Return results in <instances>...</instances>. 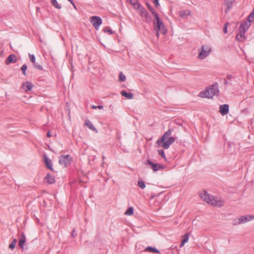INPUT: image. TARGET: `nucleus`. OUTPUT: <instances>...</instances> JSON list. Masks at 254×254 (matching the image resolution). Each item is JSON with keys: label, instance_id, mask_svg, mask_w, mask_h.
Wrapping results in <instances>:
<instances>
[{"label": "nucleus", "instance_id": "nucleus-1", "mask_svg": "<svg viewBox=\"0 0 254 254\" xmlns=\"http://www.w3.org/2000/svg\"><path fill=\"white\" fill-rule=\"evenodd\" d=\"M172 132V131L171 129H168V130L162 135L161 139L157 140L156 141L157 144L165 149L169 148L170 146L175 141V138L171 136Z\"/></svg>", "mask_w": 254, "mask_h": 254}, {"label": "nucleus", "instance_id": "nucleus-2", "mask_svg": "<svg viewBox=\"0 0 254 254\" xmlns=\"http://www.w3.org/2000/svg\"><path fill=\"white\" fill-rule=\"evenodd\" d=\"M199 196L204 201L213 206L221 207L224 204V202L222 199H218L216 197L210 195L205 190L200 192Z\"/></svg>", "mask_w": 254, "mask_h": 254}, {"label": "nucleus", "instance_id": "nucleus-3", "mask_svg": "<svg viewBox=\"0 0 254 254\" xmlns=\"http://www.w3.org/2000/svg\"><path fill=\"white\" fill-rule=\"evenodd\" d=\"M154 26V30L156 31V35L159 37V33L162 34H165L167 33V30L165 29L164 24L160 20L158 14H155V19L153 21Z\"/></svg>", "mask_w": 254, "mask_h": 254}, {"label": "nucleus", "instance_id": "nucleus-4", "mask_svg": "<svg viewBox=\"0 0 254 254\" xmlns=\"http://www.w3.org/2000/svg\"><path fill=\"white\" fill-rule=\"evenodd\" d=\"M219 92L218 85L214 84L207 88L205 91L201 92L199 96L202 98L207 97L208 98H212L213 96L218 94Z\"/></svg>", "mask_w": 254, "mask_h": 254}, {"label": "nucleus", "instance_id": "nucleus-5", "mask_svg": "<svg viewBox=\"0 0 254 254\" xmlns=\"http://www.w3.org/2000/svg\"><path fill=\"white\" fill-rule=\"evenodd\" d=\"M211 48L207 45H202L198 51L197 58L199 60H203L209 56L211 53Z\"/></svg>", "mask_w": 254, "mask_h": 254}, {"label": "nucleus", "instance_id": "nucleus-6", "mask_svg": "<svg viewBox=\"0 0 254 254\" xmlns=\"http://www.w3.org/2000/svg\"><path fill=\"white\" fill-rule=\"evenodd\" d=\"M250 26V24H248L245 23L244 24H241L239 28V33L236 36V39L238 41H243L245 39V32Z\"/></svg>", "mask_w": 254, "mask_h": 254}, {"label": "nucleus", "instance_id": "nucleus-7", "mask_svg": "<svg viewBox=\"0 0 254 254\" xmlns=\"http://www.w3.org/2000/svg\"><path fill=\"white\" fill-rule=\"evenodd\" d=\"M90 21L96 30L99 29V26L102 23L101 18L97 16H91L90 17Z\"/></svg>", "mask_w": 254, "mask_h": 254}, {"label": "nucleus", "instance_id": "nucleus-8", "mask_svg": "<svg viewBox=\"0 0 254 254\" xmlns=\"http://www.w3.org/2000/svg\"><path fill=\"white\" fill-rule=\"evenodd\" d=\"M70 157L69 155H63L60 156L59 158V164L64 167H66L70 163Z\"/></svg>", "mask_w": 254, "mask_h": 254}, {"label": "nucleus", "instance_id": "nucleus-9", "mask_svg": "<svg viewBox=\"0 0 254 254\" xmlns=\"http://www.w3.org/2000/svg\"><path fill=\"white\" fill-rule=\"evenodd\" d=\"M146 164H148L151 166V168L152 170L154 171H157L160 169H163V167L162 165L158 163H154L151 161H150L149 159H147L146 161Z\"/></svg>", "mask_w": 254, "mask_h": 254}, {"label": "nucleus", "instance_id": "nucleus-10", "mask_svg": "<svg viewBox=\"0 0 254 254\" xmlns=\"http://www.w3.org/2000/svg\"><path fill=\"white\" fill-rule=\"evenodd\" d=\"M219 112L222 116L228 114L229 113V105L228 104L220 105L219 107Z\"/></svg>", "mask_w": 254, "mask_h": 254}, {"label": "nucleus", "instance_id": "nucleus-11", "mask_svg": "<svg viewBox=\"0 0 254 254\" xmlns=\"http://www.w3.org/2000/svg\"><path fill=\"white\" fill-rule=\"evenodd\" d=\"M33 85V84L29 81H26L22 84V88L26 92L30 91L32 89Z\"/></svg>", "mask_w": 254, "mask_h": 254}, {"label": "nucleus", "instance_id": "nucleus-12", "mask_svg": "<svg viewBox=\"0 0 254 254\" xmlns=\"http://www.w3.org/2000/svg\"><path fill=\"white\" fill-rule=\"evenodd\" d=\"M242 224L245 223L254 219V216L251 215L242 216L240 217Z\"/></svg>", "mask_w": 254, "mask_h": 254}, {"label": "nucleus", "instance_id": "nucleus-13", "mask_svg": "<svg viewBox=\"0 0 254 254\" xmlns=\"http://www.w3.org/2000/svg\"><path fill=\"white\" fill-rule=\"evenodd\" d=\"M29 57L30 61L34 64V66L37 69L42 70L43 68L42 66L41 65H40V64H35L36 59H35V56L33 55H31V54H29Z\"/></svg>", "mask_w": 254, "mask_h": 254}, {"label": "nucleus", "instance_id": "nucleus-14", "mask_svg": "<svg viewBox=\"0 0 254 254\" xmlns=\"http://www.w3.org/2000/svg\"><path fill=\"white\" fill-rule=\"evenodd\" d=\"M17 61V59L14 55H10L9 56L5 61L6 64H9L10 63H14Z\"/></svg>", "mask_w": 254, "mask_h": 254}, {"label": "nucleus", "instance_id": "nucleus-15", "mask_svg": "<svg viewBox=\"0 0 254 254\" xmlns=\"http://www.w3.org/2000/svg\"><path fill=\"white\" fill-rule=\"evenodd\" d=\"M235 0H225L224 4L226 6L225 12L227 13L229 9L232 7L233 3Z\"/></svg>", "mask_w": 254, "mask_h": 254}, {"label": "nucleus", "instance_id": "nucleus-16", "mask_svg": "<svg viewBox=\"0 0 254 254\" xmlns=\"http://www.w3.org/2000/svg\"><path fill=\"white\" fill-rule=\"evenodd\" d=\"M121 94L127 99H132L133 98V94L132 93H127L124 90L122 91Z\"/></svg>", "mask_w": 254, "mask_h": 254}, {"label": "nucleus", "instance_id": "nucleus-17", "mask_svg": "<svg viewBox=\"0 0 254 254\" xmlns=\"http://www.w3.org/2000/svg\"><path fill=\"white\" fill-rule=\"evenodd\" d=\"M190 13H191L190 11L188 9H187V10H184V11H180L179 12V15L181 17H182L183 18H187L188 15H190Z\"/></svg>", "mask_w": 254, "mask_h": 254}, {"label": "nucleus", "instance_id": "nucleus-18", "mask_svg": "<svg viewBox=\"0 0 254 254\" xmlns=\"http://www.w3.org/2000/svg\"><path fill=\"white\" fill-rule=\"evenodd\" d=\"M85 126L87 127L89 129L93 131H95L96 132H97L96 128L94 127V126L92 125V123L90 121H86L85 122Z\"/></svg>", "mask_w": 254, "mask_h": 254}, {"label": "nucleus", "instance_id": "nucleus-19", "mask_svg": "<svg viewBox=\"0 0 254 254\" xmlns=\"http://www.w3.org/2000/svg\"><path fill=\"white\" fill-rule=\"evenodd\" d=\"M45 180L49 184H53L55 182V179L54 176L48 174L45 177Z\"/></svg>", "mask_w": 254, "mask_h": 254}, {"label": "nucleus", "instance_id": "nucleus-20", "mask_svg": "<svg viewBox=\"0 0 254 254\" xmlns=\"http://www.w3.org/2000/svg\"><path fill=\"white\" fill-rule=\"evenodd\" d=\"M26 238L24 236V235L22 233L21 234V236L20 238L19 241V246L20 247H21L22 249H23L24 245L25 243Z\"/></svg>", "mask_w": 254, "mask_h": 254}, {"label": "nucleus", "instance_id": "nucleus-21", "mask_svg": "<svg viewBox=\"0 0 254 254\" xmlns=\"http://www.w3.org/2000/svg\"><path fill=\"white\" fill-rule=\"evenodd\" d=\"M44 160L47 167L51 170H52V163L50 159H49L46 156L44 157Z\"/></svg>", "mask_w": 254, "mask_h": 254}, {"label": "nucleus", "instance_id": "nucleus-22", "mask_svg": "<svg viewBox=\"0 0 254 254\" xmlns=\"http://www.w3.org/2000/svg\"><path fill=\"white\" fill-rule=\"evenodd\" d=\"M134 7L135 9H139L140 7V5L138 2L137 0H127Z\"/></svg>", "mask_w": 254, "mask_h": 254}, {"label": "nucleus", "instance_id": "nucleus-23", "mask_svg": "<svg viewBox=\"0 0 254 254\" xmlns=\"http://www.w3.org/2000/svg\"><path fill=\"white\" fill-rule=\"evenodd\" d=\"M140 15L142 17H144L145 18V20H148V12L147 11V10L144 8H142L141 9H140Z\"/></svg>", "mask_w": 254, "mask_h": 254}, {"label": "nucleus", "instance_id": "nucleus-24", "mask_svg": "<svg viewBox=\"0 0 254 254\" xmlns=\"http://www.w3.org/2000/svg\"><path fill=\"white\" fill-rule=\"evenodd\" d=\"M189 239V235L188 233H186L184 236L183 239L182 241V243L180 246V247H182L184 246L185 244L187 242Z\"/></svg>", "mask_w": 254, "mask_h": 254}, {"label": "nucleus", "instance_id": "nucleus-25", "mask_svg": "<svg viewBox=\"0 0 254 254\" xmlns=\"http://www.w3.org/2000/svg\"><path fill=\"white\" fill-rule=\"evenodd\" d=\"M145 251H148L152 253H157L160 254V252L159 250H157L154 248H152L151 247H147L145 248Z\"/></svg>", "mask_w": 254, "mask_h": 254}, {"label": "nucleus", "instance_id": "nucleus-26", "mask_svg": "<svg viewBox=\"0 0 254 254\" xmlns=\"http://www.w3.org/2000/svg\"><path fill=\"white\" fill-rule=\"evenodd\" d=\"M254 8H253L252 12L250 13V14L249 15L248 17V21L249 22V24H251V23L254 21Z\"/></svg>", "mask_w": 254, "mask_h": 254}, {"label": "nucleus", "instance_id": "nucleus-27", "mask_svg": "<svg viewBox=\"0 0 254 254\" xmlns=\"http://www.w3.org/2000/svg\"><path fill=\"white\" fill-rule=\"evenodd\" d=\"M232 224L233 225H238L242 224L241 219L240 217L235 218L233 220Z\"/></svg>", "mask_w": 254, "mask_h": 254}, {"label": "nucleus", "instance_id": "nucleus-28", "mask_svg": "<svg viewBox=\"0 0 254 254\" xmlns=\"http://www.w3.org/2000/svg\"><path fill=\"white\" fill-rule=\"evenodd\" d=\"M51 2L52 4L57 8L61 9L62 6L58 2L57 0H51Z\"/></svg>", "mask_w": 254, "mask_h": 254}, {"label": "nucleus", "instance_id": "nucleus-29", "mask_svg": "<svg viewBox=\"0 0 254 254\" xmlns=\"http://www.w3.org/2000/svg\"><path fill=\"white\" fill-rule=\"evenodd\" d=\"M133 213V208L132 207H129L125 214L127 215H131Z\"/></svg>", "mask_w": 254, "mask_h": 254}, {"label": "nucleus", "instance_id": "nucleus-30", "mask_svg": "<svg viewBox=\"0 0 254 254\" xmlns=\"http://www.w3.org/2000/svg\"><path fill=\"white\" fill-rule=\"evenodd\" d=\"M119 80L120 81L124 82L126 80V76L121 72L119 74Z\"/></svg>", "mask_w": 254, "mask_h": 254}, {"label": "nucleus", "instance_id": "nucleus-31", "mask_svg": "<svg viewBox=\"0 0 254 254\" xmlns=\"http://www.w3.org/2000/svg\"><path fill=\"white\" fill-rule=\"evenodd\" d=\"M16 242V240L15 239H14L13 240L12 242L9 245V248L11 250H13L15 248Z\"/></svg>", "mask_w": 254, "mask_h": 254}, {"label": "nucleus", "instance_id": "nucleus-32", "mask_svg": "<svg viewBox=\"0 0 254 254\" xmlns=\"http://www.w3.org/2000/svg\"><path fill=\"white\" fill-rule=\"evenodd\" d=\"M138 185L142 189H144L145 187V183L143 181H139L138 182Z\"/></svg>", "mask_w": 254, "mask_h": 254}, {"label": "nucleus", "instance_id": "nucleus-33", "mask_svg": "<svg viewBox=\"0 0 254 254\" xmlns=\"http://www.w3.org/2000/svg\"><path fill=\"white\" fill-rule=\"evenodd\" d=\"M147 7L149 9V10L151 11V13L155 16V14H158L155 10L150 6V5L149 3L147 4Z\"/></svg>", "mask_w": 254, "mask_h": 254}, {"label": "nucleus", "instance_id": "nucleus-34", "mask_svg": "<svg viewBox=\"0 0 254 254\" xmlns=\"http://www.w3.org/2000/svg\"><path fill=\"white\" fill-rule=\"evenodd\" d=\"M27 68V66L26 64H23L21 67V70L23 72V73L24 75H26V70Z\"/></svg>", "mask_w": 254, "mask_h": 254}, {"label": "nucleus", "instance_id": "nucleus-35", "mask_svg": "<svg viewBox=\"0 0 254 254\" xmlns=\"http://www.w3.org/2000/svg\"><path fill=\"white\" fill-rule=\"evenodd\" d=\"M158 154L161 155L163 158L166 159V156L165 155V152L163 150H158Z\"/></svg>", "mask_w": 254, "mask_h": 254}, {"label": "nucleus", "instance_id": "nucleus-36", "mask_svg": "<svg viewBox=\"0 0 254 254\" xmlns=\"http://www.w3.org/2000/svg\"><path fill=\"white\" fill-rule=\"evenodd\" d=\"M228 26V23H226L224 24V28H223V32L225 34H226L228 32V31H227Z\"/></svg>", "mask_w": 254, "mask_h": 254}, {"label": "nucleus", "instance_id": "nucleus-37", "mask_svg": "<svg viewBox=\"0 0 254 254\" xmlns=\"http://www.w3.org/2000/svg\"><path fill=\"white\" fill-rule=\"evenodd\" d=\"M154 3L155 4L156 6L157 7L159 5V0H153Z\"/></svg>", "mask_w": 254, "mask_h": 254}, {"label": "nucleus", "instance_id": "nucleus-38", "mask_svg": "<svg viewBox=\"0 0 254 254\" xmlns=\"http://www.w3.org/2000/svg\"><path fill=\"white\" fill-rule=\"evenodd\" d=\"M104 31L105 32H109V34L111 33V31L109 28H104Z\"/></svg>", "mask_w": 254, "mask_h": 254}, {"label": "nucleus", "instance_id": "nucleus-39", "mask_svg": "<svg viewBox=\"0 0 254 254\" xmlns=\"http://www.w3.org/2000/svg\"><path fill=\"white\" fill-rule=\"evenodd\" d=\"M47 137H51V136H52V134H51V133L50 132V131H48V132H47Z\"/></svg>", "mask_w": 254, "mask_h": 254}, {"label": "nucleus", "instance_id": "nucleus-40", "mask_svg": "<svg viewBox=\"0 0 254 254\" xmlns=\"http://www.w3.org/2000/svg\"><path fill=\"white\" fill-rule=\"evenodd\" d=\"M97 109H103V107L102 106H97Z\"/></svg>", "mask_w": 254, "mask_h": 254}, {"label": "nucleus", "instance_id": "nucleus-41", "mask_svg": "<svg viewBox=\"0 0 254 254\" xmlns=\"http://www.w3.org/2000/svg\"><path fill=\"white\" fill-rule=\"evenodd\" d=\"M91 107H92V108L93 109H97V106L92 105Z\"/></svg>", "mask_w": 254, "mask_h": 254}, {"label": "nucleus", "instance_id": "nucleus-42", "mask_svg": "<svg viewBox=\"0 0 254 254\" xmlns=\"http://www.w3.org/2000/svg\"><path fill=\"white\" fill-rule=\"evenodd\" d=\"M69 1H70L71 3H73L72 0H68Z\"/></svg>", "mask_w": 254, "mask_h": 254}]
</instances>
